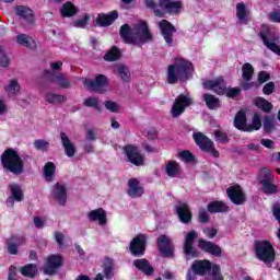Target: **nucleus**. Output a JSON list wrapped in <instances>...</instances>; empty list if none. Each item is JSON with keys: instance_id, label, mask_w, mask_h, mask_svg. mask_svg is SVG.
<instances>
[{"instance_id": "f3484780", "label": "nucleus", "mask_w": 280, "mask_h": 280, "mask_svg": "<svg viewBox=\"0 0 280 280\" xmlns=\"http://www.w3.org/2000/svg\"><path fill=\"white\" fill-rule=\"evenodd\" d=\"M60 265H62L61 256L52 254L47 258V262L44 266V272L48 275L56 273L57 269H59Z\"/></svg>"}, {"instance_id": "bf43d9fd", "label": "nucleus", "mask_w": 280, "mask_h": 280, "mask_svg": "<svg viewBox=\"0 0 280 280\" xmlns=\"http://www.w3.org/2000/svg\"><path fill=\"white\" fill-rule=\"evenodd\" d=\"M272 212L275 214V218L277 219V221H279V224H280V206H273ZM277 236L278 238H280V225H279V230L277 231Z\"/></svg>"}, {"instance_id": "49530a36", "label": "nucleus", "mask_w": 280, "mask_h": 280, "mask_svg": "<svg viewBox=\"0 0 280 280\" xmlns=\"http://www.w3.org/2000/svg\"><path fill=\"white\" fill-rule=\"evenodd\" d=\"M259 128H261V118L258 113H255L252 119V126H248V132H253L254 130H259Z\"/></svg>"}, {"instance_id": "774afa93", "label": "nucleus", "mask_w": 280, "mask_h": 280, "mask_svg": "<svg viewBox=\"0 0 280 280\" xmlns=\"http://www.w3.org/2000/svg\"><path fill=\"white\" fill-rule=\"evenodd\" d=\"M269 19L271 22H280V11H273L270 13Z\"/></svg>"}, {"instance_id": "052dcab7", "label": "nucleus", "mask_w": 280, "mask_h": 280, "mask_svg": "<svg viewBox=\"0 0 280 280\" xmlns=\"http://www.w3.org/2000/svg\"><path fill=\"white\" fill-rule=\"evenodd\" d=\"M199 221L201 223H207L209 221V212H207V210H205V208H201L199 210Z\"/></svg>"}, {"instance_id": "aec40b11", "label": "nucleus", "mask_w": 280, "mask_h": 280, "mask_svg": "<svg viewBox=\"0 0 280 280\" xmlns=\"http://www.w3.org/2000/svg\"><path fill=\"white\" fill-rule=\"evenodd\" d=\"M228 197L234 205H244L246 202V198L243 194V189L241 187L235 186V187H230L226 190Z\"/></svg>"}, {"instance_id": "6e6552de", "label": "nucleus", "mask_w": 280, "mask_h": 280, "mask_svg": "<svg viewBox=\"0 0 280 280\" xmlns=\"http://www.w3.org/2000/svg\"><path fill=\"white\" fill-rule=\"evenodd\" d=\"M191 104L192 97H190V95H185L184 93L177 95V97H175V102H173V105L171 107V115L173 117H179Z\"/></svg>"}, {"instance_id": "473e14b6", "label": "nucleus", "mask_w": 280, "mask_h": 280, "mask_svg": "<svg viewBox=\"0 0 280 280\" xmlns=\"http://www.w3.org/2000/svg\"><path fill=\"white\" fill-rule=\"evenodd\" d=\"M208 211L209 213H225V211H229V206L225 201H210Z\"/></svg>"}, {"instance_id": "58836bf2", "label": "nucleus", "mask_w": 280, "mask_h": 280, "mask_svg": "<svg viewBox=\"0 0 280 280\" xmlns=\"http://www.w3.org/2000/svg\"><path fill=\"white\" fill-rule=\"evenodd\" d=\"M45 100L46 102H49V104H62L66 102L67 97L66 95H60L58 93H46Z\"/></svg>"}, {"instance_id": "9d476101", "label": "nucleus", "mask_w": 280, "mask_h": 280, "mask_svg": "<svg viewBox=\"0 0 280 280\" xmlns=\"http://www.w3.org/2000/svg\"><path fill=\"white\" fill-rule=\"evenodd\" d=\"M147 234H137L129 245V249L133 256H143L147 248Z\"/></svg>"}, {"instance_id": "c85d7f7f", "label": "nucleus", "mask_w": 280, "mask_h": 280, "mask_svg": "<svg viewBox=\"0 0 280 280\" xmlns=\"http://www.w3.org/2000/svg\"><path fill=\"white\" fill-rule=\"evenodd\" d=\"M117 18H118L117 11H112V13H108V15L100 14L96 18V24H98V26H110V24H113V22H115Z\"/></svg>"}, {"instance_id": "1a4fd4ad", "label": "nucleus", "mask_w": 280, "mask_h": 280, "mask_svg": "<svg viewBox=\"0 0 280 280\" xmlns=\"http://www.w3.org/2000/svg\"><path fill=\"white\" fill-rule=\"evenodd\" d=\"M194 139L197 145H199L200 150H202L203 152H210V154H212V156H214L215 159L220 156V152L215 150L213 141H211L209 137H206L203 132H194Z\"/></svg>"}, {"instance_id": "6e6d98bb", "label": "nucleus", "mask_w": 280, "mask_h": 280, "mask_svg": "<svg viewBox=\"0 0 280 280\" xmlns=\"http://www.w3.org/2000/svg\"><path fill=\"white\" fill-rule=\"evenodd\" d=\"M275 128V119L272 117H265L264 129L266 132H270Z\"/></svg>"}, {"instance_id": "680f3d73", "label": "nucleus", "mask_w": 280, "mask_h": 280, "mask_svg": "<svg viewBox=\"0 0 280 280\" xmlns=\"http://www.w3.org/2000/svg\"><path fill=\"white\" fill-rule=\"evenodd\" d=\"M267 80H270V73L268 71H259L258 72V82L262 84L264 82H267Z\"/></svg>"}, {"instance_id": "f03ea898", "label": "nucleus", "mask_w": 280, "mask_h": 280, "mask_svg": "<svg viewBox=\"0 0 280 280\" xmlns=\"http://www.w3.org/2000/svg\"><path fill=\"white\" fill-rule=\"evenodd\" d=\"M194 71V65L186 58H175L174 62L168 65L166 80L168 84H177L179 81L189 80Z\"/></svg>"}, {"instance_id": "09e8293b", "label": "nucleus", "mask_w": 280, "mask_h": 280, "mask_svg": "<svg viewBox=\"0 0 280 280\" xmlns=\"http://www.w3.org/2000/svg\"><path fill=\"white\" fill-rule=\"evenodd\" d=\"M34 147L36 148V150H40L42 152H47L49 148V142L46 141L45 139H36L34 141Z\"/></svg>"}, {"instance_id": "f704fd0d", "label": "nucleus", "mask_w": 280, "mask_h": 280, "mask_svg": "<svg viewBox=\"0 0 280 280\" xmlns=\"http://www.w3.org/2000/svg\"><path fill=\"white\" fill-rule=\"evenodd\" d=\"M16 13L24 21L28 22V24H33L34 18H33V11L31 9H28L27 7H18Z\"/></svg>"}, {"instance_id": "cd10ccee", "label": "nucleus", "mask_w": 280, "mask_h": 280, "mask_svg": "<svg viewBox=\"0 0 280 280\" xmlns=\"http://www.w3.org/2000/svg\"><path fill=\"white\" fill-rule=\"evenodd\" d=\"M260 185L262 188L264 194L273 195L278 194V187L275 185V178L272 173L270 172L268 180H260Z\"/></svg>"}, {"instance_id": "4be33fe9", "label": "nucleus", "mask_w": 280, "mask_h": 280, "mask_svg": "<svg viewBox=\"0 0 280 280\" xmlns=\"http://www.w3.org/2000/svg\"><path fill=\"white\" fill-rule=\"evenodd\" d=\"M61 143L65 150V154L69 158L75 156L77 148L74 143H72L71 139H69L66 132H60Z\"/></svg>"}, {"instance_id": "3c124183", "label": "nucleus", "mask_w": 280, "mask_h": 280, "mask_svg": "<svg viewBox=\"0 0 280 280\" xmlns=\"http://www.w3.org/2000/svg\"><path fill=\"white\" fill-rule=\"evenodd\" d=\"M105 60H118L120 58V50L118 48H112L105 56Z\"/></svg>"}, {"instance_id": "a878e982", "label": "nucleus", "mask_w": 280, "mask_h": 280, "mask_svg": "<svg viewBox=\"0 0 280 280\" xmlns=\"http://www.w3.org/2000/svg\"><path fill=\"white\" fill-rule=\"evenodd\" d=\"M90 221H98L100 225H105L107 223V214L103 208H96L95 210H90L88 214Z\"/></svg>"}, {"instance_id": "79ce46f5", "label": "nucleus", "mask_w": 280, "mask_h": 280, "mask_svg": "<svg viewBox=\"0 0 280 280\" xmlns=\"http://www.w3.org/2000/svg\"><path fill=\"white\" fill-rule=\"evenodd\" d=\"M37 271V265L34 264L24 265L21 269L22 276H26L27 278H35Z\"/></svg>"}, {"instance_id": "a18cd8bd", "label": "nucleus", "mask_w": 280, "mask_h": 280, "mask_svg": "<svg viewBox=\"0 0 280 280\" xmlns=\"http://www.w3.org/2000/svg\"><path fill=\"white\" fill-rule=\"evenodd\" d=\"M16 40L20 45H24V47H35V42L33 37L28 35H18Z\"/></svg>"}, {"instance_id": "f8f14e48", "label": "nucleus", "mask_w": 280, "mask_h": 280, "mask_svg": "<svg viewBox=\"0 0 280 280\" xmlns=\"http://www.w3.org/2000/svg\"><path fill=\"white\" fill-rule=\"evenodd\" d=\"M159 28L166 45L172 47V45H174V34L176 33L175 26H173V24L167 20H162V22L159 23Z\"/></svg>"}, {"instance_id": "9b49d317", "label": "nucleus", "mask_w": 280, "mask_h": 280, "mask_svg": "<svg viewBox=\"0 0 280 280\" xmlns=\"http://www.w3.org/2000/svg\"><path fill=\"white\" fill-rule=\"evenodd\" d=\"M124 152L129 163H132V165H136L137 167L143 165L144 156L137 145H125Z\"/></svg>"}, {"instance_id": "dca6fc26", "label": "nucleus", "mask_w": 280, "mask_h": 280, "mask_svg": "<svg viewBox=\"0 0 280 280\" xmlns=\"http://www.w3.org/2000/svg\"><path fill=\"white\" fill-rule=\"evenodd\" d=\"M51 196L57 200V202H59V205H61V207H65L68 200L67 187L57 183L51 189Z\"/></svg>"}, {"instance_id": "5fc2aeb1", "label": "nucleus", "mask_w": 280, "mask_h": 280, "mask_svg": "<svg viewBox=\"0 0 280 280\" xmlns=\"http://www.w3.org/2000/svg\"><path fill=\"white\" fill-rule=\"evenodd\" d=\"M179 159H182V161H185L186 163H191L192 161H195V156L194 154H191V152H189V150H184L183 152H179Z\"/></svg>"}, {"instance_id": "7c9ffc66", "label": "nucleus", "mask_w": 280, "mask_h": 280, "mask_svg": "<svg viewBox=\"0 0 280 280\" xmlns=\"http://www.w3.org/2000/svg\"><path fill=\"white\" fill-rule=\"evenodd\" d=\"M250 11H248L246 4L244 2H238L236 4V18L240 20V22H243L244 24H248V15Z\"/></svg>"}, {"instance_id": "c9c22d12", "label": "nucleus", "mask_w": 280, "mask_h": 280, "mask_svg": "<svg viewBox=\"0 0 280 280\" xmlns=\"http://www.w3.org/2000/svg\"><path fill=\"white\" fill-rule=\"evenodd\" d=\"M78 9L72 4V2H66L61 9V15L63 18H73V15H77Z\"/></svg>"}, {"instance_id": "f257e3e1", "label": "nucleus", "mask_w": 280, "mask_h": 280, "mask_svg": "<svg viewBox=\"0 0 280 280\" xmlns=\"http://www.w3.org/2000/svg\"><path fill=\"white\" fill-rule=\"evenodd\" d=\"M120 37L122 42L129 43V45H138V47L153 39V35L145 22H139L133 28H130L129 24H124L120 28Z\"/></svg>"}, {"instance_id": "c756f323", "label": "nucleus", "mask_w": 280, "mask_h": 280, "mask_svg": "<svg viewBox=\"0 0 280 280\" xmlns=\"http://www.w3.org/2000/svg\"><path fill=\"white\" fill-rule=\"evenodd\" d=\"M234 126L238 130H245L249 132V126L247 124V117L243 110H238L235 115Z\"/></svg>"}, {"instance_id": "4c0bfd02", "label": "nucleus", "mask_w": 280, "mask_h": 280, "mask_svg": "<svg viewBox=\"0 0 280 280\" xmlns=\"http://www.w3.org/2000/svg\"><path fill=\"white\" fill-rule=\"evenodd\" d=\"M205 103L207 104L208 108H219L220 107V100L215 97V95H211L210 93H205L202 95Z\"/></svg>"}, {"instance_id": "2eb2a0df", "label": "nucleus", "mask_w": 280, "mask_h": 280, "mask_svg": "<svg viewBox=\"0 0 280 280\" xmlns=\"http://www.w3.org/2000/svg\"><path fill=\"white\" fill-rule=\"evenodd\" d=\"M205 89H210L214 91L218 94L225 93L226 91V84L224 78L220 75L219 78H215L214 80H207L203 82Z\"/></svg>"}, {"instance_id": "13d9d810", "label": "nucleus", "mask_w": 280, "mask_h": 280, "mask_svg": "<svg viewBox=\"0 0 280 280\" xmlns=\"http://www.w3.org/2000/svg\"><path fill=\"white\" fill-rule=\"evenodd\" d=\"M0 65L2 67H8L10 65V58L5 55L3 48L0 46Z\"/></svg>"}, {"instance_id": "6ab92c4d", "label": "nucleus", "mask_w": 280, "mask_h": 280, "mask_svg": "<svg viewBox=\"0 0 280 280\" xmlns=\"http://www.w3.org/2000/svg\"><path fill=\"white\" fill-rule=\"evenodd\" d=\"M159 7L163 13L162 16H164L165 13H178V11L182 9V2H174L173 0H160Z\"/></svg>"}, {"instance_id": "20e7f679", "label": "nucleus", "mask_w": 280, "mask_h": 280, "mask_svg": "<svg viewBox=\"0 0 280 280\" xmlns=\"http://www.w3.org/2000/svg\"><path fill=\"white\" fill-rule=\"evenodd\" d=\"M194 273L205 276L207 271H212L213 280H223L220 273V265H211L210 260H195L191 265Z\"/></svg>"}, {"instance_id": "b1692460", "label": "nucleus", "mask_w": 280, "mask_h": 280, "mask_svg": "<svg viewBox=\"0 0 280 280\" xmlns=\"http://www.w3.org/2000/svg\"><path fill=\"white\" fill-rule=\"evenodd\" d=\"M10 191L12 197H8L7 205L9 207H14V200L22 202L24 196L21 187L19 185H10Z\"/></svg>"}, {"instance_id": "a19ab883", "label": "nucleus", "mask_w": 280, "mask_h": 280, "mask_svg": "<svg viewBox=\"0 0 280 280\" xmlns=\"http://www.w3.org/2000/svg\"><path fill=\"white\" fill-rule=\"evenodd\" d=\"M56 174V165L55 163H46L45 167H44V176L46 178V180L48 183H51V180L54 179V176Z\"/></svg>"}, {"instance_id": "a211bd4d", "label": "nucleus", "mask_w": 280, "mask_h": 280, "mask_svg": "<svg viewBox=\"0 0 280 280\" xmlns=\"http://www.w3.org/2000/svg\"><path fill=\"white\" fill-rule=\"evenodd\" d=\"M199 247L212 256H222V247L212 241H206L205 238L199 240Z\"/></svg>"}, {"instance_id": "5701e85b", "label": "nucleus", "mask_w": 280, "mask_h": 280, "mask_svg": "<svg viewBox=\"0 0 280 280\" xmlns=\"http://www.w3.org/2000/svg\"><path fill=\"white\" fill-rule=\"evenodd\" d=\"M21 82H19L18 78H11L8 80L7 84H4V92L9 97H12L13 95H18L21 92Z\"/></svg>"}, {"instance_id": "e433bc0d", "label": "nucleus", "mask_w": 280, "mask_h": 280, "mask_svg": "<svg viewBox=\"0 0 280 280\" xmlns=\"http://www.w3.org/2000/svg\"><path fill=\"white\" fill-rule=\"evenodd\" d=\"M116 69L118 71L120 79L124 82H130L131 73H130V69H129V67H127V65L119 63V65H117Z\"/></svg>"}, {"instance_id": "0eeeda50", "label": "nucleus", "mask_w": 280, "mask_h": 280, "mask_svg": "<svg viewBox=\"0 0 280 280\" xmlns=\"http://www.w3.org/2000/svg\"><path fill=\"white\" fill-rule=\"evenodd\" d=\"M260 38L262 39L266 47H268V49L280 56V46H278V43L280 42V35L277 28H267L266 31H262L260 33Z\"/></svg>"}, {"instance_id": "c03bdc74", "label": "nucleus", "mask_w": 280, "mask_h": 280, "mask_svg": "<svg viewBox=\"0 0 280 280\" xmlns=\"http://www.w3.org/2000/svg\"><path fill=\"white\" fill-rule=\"evenodd\" d=\"M256 106H258V108H262L265 113H269L272 108L271 102H269L265 97H256Z\"/></svg>"}, {"instance_id": "ea45409f", "label": "nucleus", "mask_w": 280, "mask_h": 280, "mask_svg": "<svg viewBox=\"0 0 280 280\" xmlns=\"http://www.w3.org/2000/svg\"><path fill=\"white\" fill-rule=\"evenodd\" d=\"M254 73H255V69H254L252 62H244V65L242 67V78H243V80L250 81Z\"/></svg>"}, {"instance_id": "0e129e2a", "label": "nucleus", "mask_w": 280, "mask_h": 280, "mask_svg": "<svg viewBox=\"0 0 280 280\" xmlns=\"http://www.w3.org/2000/svg\"><path fill=\"white\" fill-rule=\"evenodd\" d=\"M242 89H240L238 86H233L231 89H228L226 94L229 95V97H236L237 95H240Z\"/></svg>"}, {"instance_id": "de8ad7c7", "label": "nucleus", "mask_w": 280, "mask_h": 280, "mask_svg": "<svg viewBox=\"0 0 280 280\" xmlns=\"http://www.w3.org/2000/svg\"><path fill=\"white\" fill-rule=\"evenodd\" d=\"M84 106L94 107L96 110H101L100 97L91 96L86 97L83 102Z\"/></svg>"}, {"instance_id": "393cba45", "label": "nucleus", "mask_w": 280, "mask_h": 280, "mask_svg": "<svg viewBox=\"0 0 280 280\" xmlns=\"http://www.w3.org/2000/svg\"><path fill=\"white\" fill-rule=\"evenodd\" d=\"M129 190H128V196L130 198H141L143 196L144 190L143 187H140L139 180L137 178H131L128 182Z\"/></svg>"}, {"instance_id": "864d4df0", "label": "nucleus", "mask_w": 280, "mask_h": 280, "mask_svg": "<svg viewBox=\"0 0 280 280\" xmlns=\"http://www.w3.org/2000/svg\"><path fill=\"white\" fill-rule=\"evenodd\" d=\"M144 3L149 9H154V13L158 18H163V13L160 9H156V2L154 0H144Z\"/></svg>"}, {"instance_id": "72a5a7b5", "label": "nucleus", "mask_w": 280, "mask_h": 280, "mask_svg": "<svg viewBox=\"0 0 280 280\" xmlns=\"http://www.w3.org/2000/svg\"><path fill=\"white\" fill-rule=\"evenodd\" d=\"M165 173L170 178H176L180 174V166L177 161H168L165 165Z\"/></svg>"}, {"instance_id": "7ed1b4c3", "label": "nucleus", "mask_w": 280, "mask_h": 280, "mask_svg": "<svg viewBox=\"0 0 280 280\" xmlns=\"http://www.w3.org/2000/svg\"><path fill=\"white\" fill-rule=\"evenodd\" d=\"M1 164L4 170H8L13 174H22L24 170L23 159L13 148H8V150H4L3 154L1 155Z\"/></svg>"}, {"instance_id": "39448f33", "label": "nucleus", "mask_w": 280, "mask_h": 280, "mask_svg": "<svg viewBox=\"0 0 280 280\" xmlns=\"http://www.w3.org/2000/svg\"><path fill=\"white\" fill-rule=\"evenodd\" d=\"M256 256L264 262H272L275 260V247L269 241H256Z\"/></svg>"}, {"instance_id": "4468645a", "label": "nucleus", "mask_w": 280, "mask_h": 280, "mask_svg": "<svg viewBox=\"0 0 280 280\" xmlns=\"http://www.w3.org/2000/svg\"><path fill=\"white\" fill-rule=\"evenodd\" d=\"M158 247L163 256H173L174 254V245L172 243V238L166 234H161L158 238Z\"/></svg>"}, {"instance_id": "37998d69", "label": "nucleus", "mask_w": 280, "mask_h": 280, "mask_svg": "<svg viewBox=\"0 0 280 280\" xmlns=\"http://www.w3.org/2000/svg\"><path fill=\"white\" fill-rule=\"evenodd\" d=\"M19 245H20V241H19L18 236H12L7 242V248H8L9 254H18Z\"/></svg>"}, {"instance_id": "e2e57ef3", "label": "nucleus", "mask_w": 280, "mask_h": 280, "mask_svg": "<svg viewBox=\"0 0 280 280\" xmlns=\"http://www.w3.org/2000/svg\"><path fill=\"white\" fill-rule=\"evenodd\" d=\"M275 82H267V84H265L262 91L266 95H270L271 93H273L275 91Z\"/></svg>"}, {"instance_id": "423d86ee", "label": "nucleus", "mask_w": 280, "mask_h": 280, "mask_svg": "<svg viewBox=\"0 0 280 280\" xmlns=\"http://www.w3.org/2000/svg\"><path fill=\"white\" fill-rule=\"evenodd\" d=\"M82 82L85 89L95 91L96 93H106L107 88L109 86L108 78L107 75H104V73H98L95 80H91V78H84Z\"/></svg>"}, {"instance_id": "69168bd1", "label": "nucleus", "mask_w": 280, "mask_h": 280, "mask_svg": "<svg viewBox=\"0 0 280 280\" xmlns=\"http://www.w3.org/2000/svg\"><path fill=\"white\" fill-rule=\"evenodd\" d=\"M203 232L207 236H209V238H213V236L218 234V230L215 228H205Z\"/></svg>"}, {"instance_id": "4d7b16f0", "label": "nucleus", "mask_w": 280, "mask_h": 280, "mask_svg": "<svg viewBox=\"0 0 280 280\" xmlns=\"http://www.w3.org/2000/svg\"><path fill=\"white\" fill-rule=\"evenodd\" d=\"M214 138L217 141H221V143H228L229 141L228 135H225V132H222V130H215Z\"/></svg>"}, {"instance_id": "8fccbe9b", "label": "nucleus", "mask_w": 280, "mask_h": 280, "mask_svg": "<svg viewBox=\"0 0 280 280\" xmlns=\"http://www.w3.org/2000/svg\"><path fill=\"white\" fill-rule=\"evenodd\" d=\"M105 107L107 110H110L112 113H119L120 112V106L117 102H114L113 100H107L105 102Z\"/></svg>"}, {"instance_id": "603ef678", "label": "nucleus", "mask_w": 280, "mask_h": 280, "mask_svg": "<svg viewBox=\"0 0 280 280\" xmlns=\"http://www.w3.org/2000/svg\"><path fill=\"white\" fill-rule=\"evenodd\" d=\"M90 22V15H84L81 20L73 22L75 28H85Z\"/></svg>"}, {"instance_id": "bb28decb", "label": "nucleus", "mask_w": 280, "mask_h": 280, "mask_svg": "<svg viewBox=\"0 0 280 280\" xmlns=\"http://www.w3.org/2000/svg\"><path fill=\"white\" fill-rule=\"evenodd\" d=\"M133 265L147 276H152L154 271V267H152L151 262L147 258H137L133 260Z\"/></svg>"}, {"instance_id": "412c9836", "label": "nucleus", "mask_w": 280, "mask_h": 280, "mask_svg": "<svg viewBox=\"0 0 280 280\" xmlns=\"http://www.w3.org/2000/svg\"><path fill=\"white\" fill-rule=\"evenodd\" d=\"M176 211L179 220L183 223H189V221H191L192 212L190 210L189 203H185V201H182V203H178V206H176Z\"/></svg>"}, {"instance_id": "2f4dec72", "label": "nucleus", "mask_w": 280, "mask_h": 280, "mask_svg": "<svg viewBox=\"0 0 280 280\" xmlns=\"http://www.w3.org/2000/svg\"><path fill=\"white\" fill-rule=\"evenodd\" d=\"M51 80L52 82L61 86V89H69V86H71L70 80L61 71H57L56 73H52Z\"/></svg>"}, {"instance_id": "ddd939ff", "label": "nucleus", "mask_w": 280, "mask_h": 280, "mask_svg": "<svg viewBox=\"0 0 280 280\" xmlns=\"http://www.w3.org/2000/svg\"><path fill=\"white\" fill-rule=\"evenodd\" d=\"M198 234L195 230H191L186 234L185 243H184V252L187 259H190L197 256V252L194 247V241L197 238Z\"/></svg>"}, {"instance_id": "338daca9", "label": "nucleus", "mask_w": 280, "mask_h": 280, "mask_svg": "<svg viewBox=\"0 0 280 280\" xmlns=\"http://www.w3.org/2000/svg\"><path fill=\"white\" fill-rule=\"evenodd\" d=\"M85 139H88V141H95V139H96V132H95V130H93L92 128H90L89 130H86V132H85Z\"/></svg>"}]
</instances>
